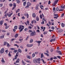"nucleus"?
<instances>
[{
    "label": "nucleus",
    "mask_w": 65,
    "mask_h": 65,
    "mask_svg": "<svg viewBox=\"0 0 65 65\" xmlns=\"http://www.w3.org/2000/svg\"><path fill=\"white\" fill-rule=\"evenodd\" d=\"M47 33V32L46 31H45V32H44L43 33L44 34H46Z\"/></svg>",
    "instance_id": "obj_48"
},
{
    "label": "nucleus",
    "mask_w": 65,
    "mask_h": 65,
    "mask_svg": "<svg viewBox=\"0 0 65 65\" xmlns=\"http://www.w3.org/2000/svg\"><path fill=\"white\" fill-rule=\"evenodd\" d=\"M24 29V28H21V29L20 31V32H21L23 31V30Z\"/></svg>",
    "instance_id": "obj_26"
},
{
    "label": "nucleus",
    "mask_w": 65,
    "mask_h": 65,
    "mask_svg": "<svg viewBox=\"0 0 65 65\" xmlns=\"http://www.w3.org/2000/svg\"><path fill=\"white\" fill-rule=\"evenodd\" d=\"M19 11H20V9H17L16 10V13H17L18 12H19Z\"/></svg>",
    "instance_id": "obj_28"
},
{
    "label": "nucleus",
    "mask_w": 65,
    "mask_h": 65,
    "mask_svg": "<svg viewBox=\"0 0 65 65\" xmlns=\"http://www.w3.org/2000/svg\"><path fill=\"white\" fill-rule=\"evenodd\" d=\"M18 51L20 53H21L22 52V50L20 49H18Z\"/></svg>",
    "instance_id": "obj_29"
},
{
    "label": "nucleus",
    "mask_w": 65,
    "mask_h": 65,
    "mask_svg": "<svg viewBox=\"0 0 65 65\" xmlns=\"http://www.w3.org/2000/svg\"><path fill=\"white\" fill-rule=\"evenodd\" d=\"M3 5L2 4H0V7H2V6Z\"/></svg>",
    "instance_id": "obj_61"
},
{
    "label": "nucleus",
    "mask_w": 65,
    "mask_h": 65,
    "mask_svg": "<svg viewBox=\"0 0 65 65\" xmlns=\"http://www.w3.org/2000/svg\"><path fill=\"white\" fill-rule=\"evenodd\" d=\"M32 46H33V44H28L27 45V46L28 47H32Z\"/></svg>",
    "instance_id": "obj_5"
},
{
    "label": "nucleus",
    "mask_w": 65,
    "mask_h": 65,
    "mask_svg": "<svg viewBox=\"0 0 65 65\" xmlns=\"http://www.w3.org/2000/svg\"><path fill=\"white\" fill-rule=\"evenodd\" d=\"M61 9L63 10V9H64L65 8V7H64V6H63H63H62V5H61Z\"/></svg>",
    "instance_id": "obj_19"
},
{
    "label": "nucleus",
    "mask_w": 65,
    "mask_h": 65,
    "mask_svg": "<svg viewBox=\"0 0 65 65\" xmlns=\"http://www.w3.org/2000/svg\"><path fill=\"white\" fill-rule=\"evenodd\" d=\"M58 1L59 0H57L55 1L54 3L53 4V6H55V5H56V4L58 3Z\"/></svg>",
    "instance_id": "obj_3"
},
{
    "label": "nucleus",
    "mask_w": 65,
    "mask_h": 65,
    "mask_svg": "<svg viewBox=\"0 0 65 65\" xmlns=\"http://www.w3.org/2000/svg\"><path fill=\"white\" fill-rule=\"evenodd\" d=\"M61 26L62 27H64V26H65V25H64V24L63 23H61Z\"/></svg>",
    "instance_id": "obj_21"
},
{
    "label": "nucleus",
    "mask_w": 65,
    "mask_h": 65,
    "mask_svg": "<svg viewBox=\"0 0 65 65\" xmlns=\"http://www.w3.org/2000/svg\"><path fill=\"white\" fill-rule=\"evenodd\" d=\"M37 60L38 61H40V58H38L37 59Z\"/></svg>",
    "instance_id": "obj_37"
},
{
    "label": "nucleus",
    "mask_w": 65,
    "mask_h": 65,
    "mask_svg": "<svg viewBox=\"0 0 65 65\" xmlns=\"http://www.w3.org/2000/svg\"><path fill=\"white\" fill-rule=\"evenodd\" d=\"M5 52L6 53V54H7L8 53V50H6L5 51Z\"/></svg>",
    "instance_id": "obj_50"
},
{
    "label": "nucleus",
    "mask_w": 65,
    "mask_h": 65,
    "mask_svg": "<svg viewBox=\"0 0 65 65\" xmlns=\"http://www.w3.org/2000/svg\"><path fill=\"white\" fill-rule=\"evenodd\" d=\"M26 61L27 62V63H30V64H31V61H30L27 60V61Z\"/></svg>",
    "instance_id": "obj_32"
},
{
    "label": "nucleus",
    "mask_w": 65,
    "mask_h": 65,
    "mask_svg": "<svg viewBox=\"0 0 65 65\" xmlns=\"http://www.w3.org/2000/svg\"><path fill=\"white\" fill-rule=\"evenodd\" d=\"M33 21L34 22V23H36V20H34Z\"/></svg>",
    "instance_id": "obj_55"
},
{
    "label": "nucleus",
    "mask_w": 65,
    "mask_h": 65,
    "mask_svg": "<svg viewBox=\"0 0 65 65\" xmlns=\"http://www.w3.org/2000/svg\"><path fill=\"white\" fill-rule=\"evenodd\" d=\"M64 14L63 13V14H62V15L61 16V18H62L63 17V16H64Z\"/></svg>",
    "instance_id": "obj_56"
},
{
    "label": "nucleus",
    "mask_w": 65,
    "mask_h": 65,
    "mask_svg": "<svg viewBox=\"0 0 65 65\" xmlns=\"http://www.w3.org/2000/svg\"><path fill=\"white\" fill-rule=\"evenodd\" d=\"M27 23L28 25H29V21H27L26 22H25V24H26V26H27Z\"/></svg>",
    "instance_id": "obj_8"
},
{
    "label": "nucleus",
    "mask_w": 65,
    "mask_h": 65,
    "mask_svg": "<svg viewBox=\"0 0 65 65\" xmlns=\"http://www.w3.org/2000/svg\"><path fill=\"white\" fill-rule=\"evenodd\" d=\"M36 42L37 43H38V46H39L40 45V43L41 42V41H37Z\"/></svg>",
    "instance_id": "obj_7"
},
{
    "label": "nucleus",
    "mask_w": 65,
    "mask_h": 65,
    "mask_svg": "<svg viewBox=\"0 0 65 65\" xmlns=\"http://www.w3.org/2000/svg\"><path fill=\"white\" fill-rule=\"evenodd\" d=\"M2 32H4L5 33V32H6V31L4 30H2Z\"/></svg>",
    "instance_id": "obj_40"
},
{
    "label": "nucleus",
    "mask_w": 65,
    "mask_h": 65,
    "mask_svg": "<svg viewBox=\"0 0 65 65\" xmlns=\"http://www.w3.org/2000/svg\"><path fill=\"white\" fill-rule=\"evenodd\" d=\"M36 20H37V21H39V18H38V17L37 18Z\"/></svg>",
    "instance_id": "obj_44"
},
{
    "label": "nucleus",
    "mask_w": 65,
    "mask_h": 65,
    "mask_svg": "<svg viewBox=\"0 0 65 65\" xmlns=\"http://www.w3.org/2000/svg\"><path fill=\"white\" fill-rule=\"evenodd\" d=\"M55 29V27H54L53 26L52 27V30H54V29Z\"/></svg>",
    "instance_id": "obj_53"
},
{
    "label": "nucleus",
    "mask_w": 65,
    "mask_h": 65,
    "mask_svg": "<svg viewBox=\"0 0 65 65\" xmlns=\"http://www.w3.org/2000/svg\"><path fill=\"white\" fill-rule=\"evenodd\" d=\"M3 21L2 20L0 21V24L1 25H2L3 24Z\"/></svg>",
    "instance_id": "obj_12"
},
{
    "label": "nucleus",
    "mask_w": 65,
    "mask_h": 65,
    "mask_svg": "<svg viewBox=\"0 0 65 65\" xmlns=\"http://www.w3.org/2000/svg\"><path fill=\"white\" fill-rule=\"evenodd\" d=\"M20 47L21 48H23V46H21Z\"/></svg>",
    "instance_id": "obj_59"
},
{
    "label": "nucleus",
    "mask_w": 65,
    "mask_h": 65,
    "mask_svg": "<svg viewBox=\"0 0 65 65\" xmlns=\"http://www.w3.org/2000/svg\"><path fill=\"white\" fill-rule=\"evenodd\" d=\"M49 32H51V31H54V30H52L51 29H50L49 30Z\"/></svg>",
    "instance_id": "obj_58"
},
{
    "label": "nucleus",
    "mask_w": 65,
    "mask_h": 65,
    "mask_svg": "<svg viewBox=\"0 0 65 65\" xmlns=\"http://www.w3.org/2000/svg\"><path fill=\"white\" fill-rule=\"evenodd\" d=\"M19 29H21L22 28V26L21 25H19Z\"/></svg>",
    "instance_id": "obj_38"
},
{
    "label": "nucleus",
    "mask_w": 65,
    "mask_h": 65,
    "mask_svg": "<svg viewBox=\"0 0 65 65\" xmlns=\"http://www.w3.org/2000/svg\"><path fill=\"white\" fill-rule=\"evenodd\" d=\"M18 35H19L18 34H16L15 35V38H17Z\"/></svg>",
    "instance_id": "obj_13"
},
{
    "label": "nucleus",
    "mask_w": 65,
    "mask_h": 65,
    "mask_svg": "<svg viewBox=\"0 0 65 65\" xmlns=\"http://www.w3.org/2000/svg\"><path fill=\"white\" fill-rule=\"evenodd\" d=\"M32 15L33 18H35V17H36V14H35V13H34L32 14Z\"/></svg>",
    "instance_id": "obj_11"
},
{
    "label": "nucleus",
    "mask_w": 65,
    "mask_h": 65,
    "mask_svg": "<svg viewBox=\"0 0 65 65\" xmlns=\"http://www.w3.org/2000/svg\"><path fill=\"white\" fill-rule=\"evenodd\" d=\"M7 43V42H5L4 45H6V44Z\"/></svg>",
    "instance_id": "obj_54"
},
{
    "label": "nucleus",
    "mask_w": 65,
    "mask_h": 65,
    "mask_svg": "<svg viewBox=\"0 0 65 65\" xmlns=\"http://www.w3.org/2000/svg\"><path fill=\"white\" fill-rule=\"evenodd\" d=\"M4 48H3L1 49V50H0V54H3V53H4Z\"/></svg>",
    "instance_id": "obj_4"
},
{
    "label": "nucleus",
    "mask_w": 65,
    "mask_h": 65,
    "mask_svg": "<svg viewBox=\"0 0 65 65\" xmlns=\"http://www.w3.org/2000/svg\"><path fill=\"white\" fill-rule=\"evenodd\" d=\"M46 25H47V26H48V27H50V25L49 24H48V23Z\"/></svg>",
    "instance_id": "obj_63"
},
{
    "label": "nucleus",
    "mask_w": 65,
    "mask_h": 65,
    "mask_svg": "<svg viewBox=\"0 0 65 65\" xmlns=\"http://www.w3.org/2000/svg\"><path fill=\"white\" fill-rule=\"evenodd\" d=\"M8 15V13H7L6 14L4 15V16L6 17V16Z\"/></svg>",
    "instance_id": "obj_27"
},
{
    "label": "nucleus",
    "mask_w": 65,
    "mask_h": 65,
    "mask_svg": "<svg viewBox=\"0 0 65 65\" xmlns=\"http://www.w3.org/2000/svg\"><path fill=\"white\" fill-rule=\"evenodd\" d=\"M22 63L23 64V65H25V63L24 62V61L23 60L22 61Z\"/></svg>",
    "instance_id": "obj_22"
},
{
    "label": "nucleus",
    "mask_w": 65,
    "mask_h": 65,
    "mask_svg": "<svg viewBox=\"0 0 65 65\" xmlns=\"http://www.w3.org/2000/svg\"><path fill=\"white\" fill-rule=\"evenodd\" d=\"M40 17L41 19H42V15H40Z\"/></svg>",
    "instance_id": "obj_57"
},
{
    "label": "nucleus",
    "mask_w": 65,
    "mask_h": 65,
    "mask_svg": "<svg viewBox=\"0 0 65 65\" xmlns=\"http://www.w3.org/2000/svg\"><path fill=\"white\" fill-rule=\"evenodd\" d=\"M14 52L15 53H16L17 52V50H14Z\"/></svg>",
    "instance_id": "obj_43"
},
{
    "label": "nucleus",
    "mask_w": 65,
    "mask_h": 65,
    "mask_svg": "<svg viewBox=\"0 0 65 65\" xmlns=\"http://www.w3.org/2000/svg\"><path fill=\"white\" fill-rule=\"evenodd\" d=\"M2 63H5V61H4V60L3 58H2Z\"/></svg>",
    "instance_id": "obj_20"
},
{
    "label": "nucleus",
    "mask_w": 65,
    "mask_h": 65,
    "mask_svg": "<svg viewBox=\"0 0 65 65\" xmlns=\"http://www.w3.org/2000/svg\"><path fill=\"white\" fill-rule=\"evenodd\" d=\"M16 2L18 4H19V3H21L20 1L19 0H16Z\"/></svg>",
    "instance_id": "obj_14"
},
{
    "label": "nucleus",
    "mask_w": 65,
    "mask_h": 65,
    "mask_svg": "<svg viewBox=\"0 0 65 65\" xmlns=\"http://www.w3.org/2000/svg\"><path fill=\"white\" fill-rule=\"evenodd\" d=\"M26 2H25L23 3V5L24 6H26Z\"/></svg>",
    "instance_id": "obj_23"
},
{
    "label": "nucleus",
    "mask_w": 65,
    "mask_h": 65,
    "mask_svg": "<svg viewBox=\"0 0 65 65\" xmlns=\"http://www.w3.org/2000/svg\"><path fill=\"white\" fill-rule=\"evenodd\" d=\"M4 36L3 35L2 36H1L0 37V38L1 39H3V38H4Z\"/></svg>",
    "instance_id": "obj_24"
},
{
    "label": "nucleus",
    "mask_w": 65,
    "mask_h": 65,
    "mask_svg": "<svg viewBox=\"0 0 65 65\" xmlns=\"http://www.w3.org/2000/svg\"><path fill=\"white\" fill-rule=\"evenodd\" d=\"M27 30H28V28H25L24 29V30H25V31H27Z\"/></svg>",
    "instance_id": "obj_51"
},
{
    "label": "nucleus",
    "mask_w": 65,
    "mask_h": 65,
    "mask_svg": "<svg viewBox=\"0 0 65 65\" xmlns=\"http://www.w3.org/2000/svg\"><path fill=\"white\" fill-rule=\"evenodd\" d=\"M34 62L35 63H36L37 62H36V60H34Z\"/></svg>",
    "instance_id": "obj_42"
},
{
    "label": "nucleus",
    "mask_w": 65,
    "mask_h": 65,
    "mask_svg": "<svg viewBox=\"0 0 65 65\" xmlns=\"http://www.w3.org/2000/svg\"><path fill=\"white\" fill-rule=\"evenodd\" d=\"M8 55L9 57H11V54H10V52H9Z\"/></svg>",
    "instance_id": "obj_41"
},
{
    "label": "nucleus",
    "mask_w": 65,
    "mask_h": 65,
    "mask_svg": "<svg viewBox=\"0 0 65 65\" xmlns=\"http://www.w3.org/2000/svg\"><path fill=\"white\" fill-rule=\"evenodd\" d=\"M53 10H56V8H55V7H54L53 8Z\"/></svg>",
    "instance_id": "obj_60"
},
{
    "label": "nucleus",
    "mask_w": 65,
    "mask_h": 65,
    "mask_svg": "<svg viewBox=\"0 0 65 65\" xmlns=\"http://www.w3.org/2000/svg\"><path fill=\"white\" fill-rule=\"evenodd\" d=\"M27 59H30V57L29 56H27Z\"/></svg>",
    "instance_id": "obj_30"
},
{
    "label": "nucleus",
    "mask_w": 65,
    "mask_h": 65,
    "mask_svg": "<svg viewBox=\"0 0 65 65\" xmlns=\"http://www.w3.org/2000/svg\"><path fill=\"white\" fill-rule=\"evenodd\" d=\"M10 45L8 43H7V46H10Z\"/></svg>",
    "instance_id": "obj_36"
},
{
    "label": "nucleus",
    "mask_w": 65,
    "mask_h": 65,
    "mask_svg": "<svg viewBox=\"0 0 65 65\" xmlns=\"http://www.w3.org/2000/svg\"><path fill=\"white\" fill-rule=\"evenodd\" d=\"M22 19L23 20L25 19V17L23 16L22 17Z\"/></svg>",
    "instance_id": "obj_49"
},
{
    "label": "nucleus",
    "mask_w": 65,
    "mask_h": 65,
    "mask_svg": "<svg viewBox=\"0 0 65 65\" xmlns=\"http://www.w3.org/2000/svg\"><path fill=\"white\" fill-rule=\"evenodd\" d=\"M57 57L58 58H59V59H61V57L59 56H57Z\"/></svg>",
    "instance_id": "obj_47"
},
{
    "label": "nucleus",
    "mask_w": 65,
    "mask_h": 65,
    "mask_svg": "<svg viewBox=\"0 0 65 65\" xmlns=\"http://www.w3.org/2000/svg\"><path fill=\"white\" fill-rule=\"evenodd\" d=\"M57 52H58V53H59V55H62V53H61V52L60 51H57Z\"/></svg>",
    "instance_id": "obj_16"
},
{
    "label": "nucleus",
    "mask_w": 65,
    "mask_h": 65,
    "mask_svg": "<svg viewBox=\"0 0 65 65\" xmlns=\"http://www.w3.org/2000/svg\"><path fill=\"white\" fill-rule=\"evenodd\" d=\"M19 54V52H18L16 54V55L15 57H18V55Z\"/></svg>",
    "instance_id": "obj_25"
},
{
    "label": "nucleus",
    "mask_w": 65,
    "mask_h": 65,
    "mask_svg": "<svg viewBox=\"0 0 65 65\" xmlns=\"http://www.w3.org/2000/svg\"><path fill=\"white\" fill-rule=\"evenodd\" d=\"M38 6H39V5L38 4L36 5V7L35 9H36V10L38 9Z\"/></svg>",
    "instance_id": "obj_9"
},
{
    "label": "nucleus",
    "mask_w": 65,
    "mask_h": 65,
    "mask_svg": "<svg viewBox=\"0 0 65 65\" xmlns=\"http://www.w3.org/2000/svg\"><path fill=\"white\" fill-rule=\"evenodd\" d=\"M14 28L15 29H17V28H18V26H15L14 27Z\"/></svg>",
    "instance_id": "obj_35"
},
{
    "label": "nucleus",
    "mask_w": 65,
    "mask_h": 65,
    "mask_svg": "<svg viewBox=\"0 0 65 65\" xmlns=\"http://www.w3.org/2000/svg\"><path fill=\"white\" fill-rule=\"evenodd\" d=\"M44 21H43L42 22H41V24H44Z\"/></svg>",
    "instance_id": "obj_45"
},
{
    "label": "nucleus",
    "mask_w": 65,
    "mask_h": 65,
    "mask_svg": "<svg viewBox=\"0 0 65 65\" xmlns=\"http://www.w3.org/2000/svg\"><path fill=\"white\" fill-rule=\"evenodd\" d=\"M63 11V10H62V9H59V11Z\"/></svg>",
    "instance_id": "obj_62"
},
{
    "label": "nucleus",
    "mask_w": 65,
    "mask_h": 65,
    "mask_svg": "<svg viewBox=\"0 0 65 65\" xmlns=\"http://www.w3.org/2000/svg\"><path fill=\"white\" fill-rule=\"evenodd\" d=\"M54 16H55L56 17H59V15H58V14L54 13Z\"/></svg>",
    "instance_id": "obj_18"
},
{
    "label": "nucleus",
    "mask_w": 65,
    "mask_h": 65,
    "mask_svg": "<svg viewBox=\"0 0 65 65\" xmlns=\"http://www.w3.org/2000/svg\"><path fill=\"white\" fill-rule=\"evenodd\" d=\"M33 40L32 39H31L30 40V43H32V42H33Z\"/></svg>",
    "instance_id": "obj_31"
},
{
    "label": "nucleus",
    "mask_w": 65,
    "mask_h": 65,
    "mask_svg": "<svg viewBox=\"0 0 65 65\" xmlns=\"http://www.w3.org/2000/svg\"><path fill=\"white\" fill-rule=\"evenodd\" d=\"M20 62V59H18L17 61H16L15 63H19Z\"/></svg>",
    "instance_id": "obj_15"
},
{
    "label": "nucleus",
    "mask_w": 65,
    "mask_h": 65,
    "mask_svg": "<svg viewBox=\"0 0 65 65\" xmlns=\"http://www.w3.org/2000/svg\"><path fill=\"white\" fill-rule=\"evenodd\" d=\"M63 31V30L61 29H60L58 31H57V32H58L59 33H61Z\"/></svg>",
    "instance_id": "obj_10"
},
{
    "label": "nucleus",
    "mask_w": 65,
    "mask_h": 65,
    "mask_svg": "<svg viewBox=\"0 0 65 65\" xmlns=\"http://www.w3.org/2000/svg\"><path fill=\"white\" fill-rule=\"evenodd\" d=\"M31 3H30L29 2H28L27 3V6L25 7V8L29 7L30 6H31Z\"/></svg>",
    "instance_id": "obj_2"
},
{
    "label": "nucleus",
    "mask_w": 65,
    "mask_h": 65,
    "mask_svg": "<svg viewBox=\"0 0 65 65\" xmlns=\"http://www.w3.org/2000/svg\"><path fill=\"white\" fill-rule=\"evenodd\" d=\"M32 27L31 26H28V29L29 30H30L31 29H32Z\"/></svg>",
    "instance_id": "obj_17"
},
{
    "label": "nucleus",
    "mask_w": 65,
    "mask_h": 65,
    "mask_svg": "<svg viewBox=\"0 0 65 65\" xmlns=\"http://www.w3.org/2000/svg\"><path fill=\"white\" fill-rule=\"evenodd\" d=\"M9 5H10V7H12V5H13L12 4H11Z\"/></svg>",
    "instance_id": "obj_52"
},
{
    "label": "nucleus",
    "mask_w": 65,
    "mask_h": 65,
    "mask_svg": "<svg viewBox=\"0 0 65 65\" xmlns=\"http://www.w3.org/2000/svg\"><path fill=\"white\" fill-rule=\"evenodd\" d=\"M43 54L42 53L41 54V58H43Z\"/></svg>",
    "instance_id": "obj_46"
},
{
    "label": "nucleus",
    "mask_w": 65,
    "mask_h": 65,
    "mask_svg": "<svg viewBox=\"0 0 65 65\" xmlns=\"http://www.w3.org/2000/svg\"><path fill=\"white\" fill-rule=\"evenodd\" d=\"M28 32H32L30 34V36H33L36 35V32H33L32 30H30L28 31Z\"/></svg>",
    "instance_id": "obj_1"
},
{
    "label": "nucleus",
    "mask_w": 65,
    "mask_h": 65,
    "mask_svg": "<svg viewBox=\"0 0 65 65\" xmlns=\"http://www.w3.org/2000/svg\"><path fill=\"white\" fill-rule=\"evenodd\" d=\"M24 15L25 16H27V19L28 18H29V15L28 14V13H27V14L26 13H25L24 14Z\"/></svg>",
    "instance_id": "obj_6"
},
{
    "label": "nucleus",
    "mask_w": 65,
    "mask_h": 65,
    "mask_svg": "<svg viewBox=\"0 0 65 65\" xmlns=\"http://www.w3.org/2000/svg\"><path fill=\"white\" fill-rule=\"evenodd\" d=\"M13 6L14 7H16V4H15V3H13Z\"/></svg>",
    "instance_id": "obj_33"
},
{
    "label": "nucleus",
    "mask_w": 65,
    "mask_h": 65,
    "mask_svg": "<svg viewBox=\"0 0 65 65\" xmlns=\"http://www.w3.org/2000/svg\"><path fill=\"white\" fill-rule=\"evenodd\" d=\"M35 54H32V56L33 57H35Z\"/></svg>",
    "instance_id": "obj_39"
},
{
    "label": "nucleus",
    "mask_w": 65,
    "mask_h": 65,
    "mask_svg": "<svg viewBox=\"0 0 65 65\" xmlns=\"http://www.w3.org/2000/svg\"><path fill=\"white\" fill-rule=\"evenodd\" d=\"M48 4H51V1H49V2H48Z\"/></svg>",
    "instance_id": "obj_64"
},
{
    "label": "nucleus",
    "mask_w": 65,
    "mask_h": 65,
    "mask_svg": "<svg viewBox=\"0 0 65 65\" xmlns=\"http://www.w3.org/2000/svg\"><path fill=\"white\" fill-rule=\"evenodd\" d=\"M44 54H45V55H47V56H49V55L47 53H44Z\"/></svg>",
    "instance_id": "obj_34"
}]
</instances>
